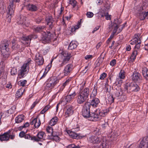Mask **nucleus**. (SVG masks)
Instances as JSON below:
<instances>
[{"label": "nucleus", "instance_id": "4c0bfd02", "mask_svg": "<svg viewBox=\"0 0 148 148\" xmlns=\"http://www.w3.org/2000/svg\"><path fill=\"white\" fill-rule=\"evenodd\" d=\"M24 92V90L23 89L21 88L19 89L17 91L16 94V98H19L21 96L23 92Z\"/></svg>", "mask_w": 148, "mask_h": 148}, {"label": "nucleus", "instance_id": "2f4dec72", "mask_svg": "<svg viewBox=\"0 0 148 148\" xmlns=\"http://www.w3.org/2000/svg\"><path fill=\"white\" fill-rule=\"evenodd\" d=\"M132 84L126 83L124 89L125 90H126L128 92L132 91V89H131L132 88Z\"/></svg>", "mask_w": 148, "mask_h": 148}, {"label": "nucleus", "instance_id": "3c124183", "mask_svg": "<svg viewBox=\"0 0 148 148\" xmlns=\"http://www.w3.org/2000/svg\"><path fill=\"white\" fill-rule=\"evenodd\" d=\"M53 128L52 127H51L50 126H48L47 129L46 130L47 132L49 133L52 134L53 133H54L53 132Z\"/></svg>", "mask_w": 148, "mask_h": 148}, {"label": "nucleus", "instance_id": "b1692460", "mask_svg": "<svg viewBox=\"0 0 148 148\" xmlns=\"http://www.w3.org/2000/svg\"><path fill=\"white\" fill-rule=\"evenodd\" d=\"M8 132V131L4 133L3 134L0 135V139L1 141H8L9 140Z\"/></svg>", "mask_w": 148, "mask_h": 148}, {"label": "nucleus", "instance_id": "a878e982", "mask_svg": "<svg viewBox=\"0 0 148 148\" xmlns=\"http://www.w3.org/2000/svg\"><path fill=\"white\" fill-rule=\"evenodd\" d=\"M48 137L49 139H53L56 141H59L60 139L59 137L57 135L55 134L54 133L52 134H50L49 135H48Z\"/></svg>", "mask_w": 148, "mask_h": 148}, {"label": "nucleus", "instance_id": "a18cd8bd", "mask_svg": "<svg viewBox=\"0 0 148 148\" xmlns=\"http://www.w3.org/2000/svg\"><path fill=\"white\" fill-rule=\"evenodd\" d=\"M97 90L96 89H94L93 90L91 94L90 95L91 98H94L97 95Z\"/></svg>", "mask_w": 148, "mask_h": 148}, {"label": "nucleus", "instance_id": "7c9ffc66", "mask_svg": "<svg viewBox=\"0 0 148 148\" xmlns=\"http://www.w3.org/2000/svg\"><path fill=\"white\" fill-rule=\"evenodd\" d=\"M27 9L29 11H34L37 10V8L33 4H29L27 6Z\"/></svg>", "mask_w": 148, "mask_h": 148}, {"label": "nucleus", "instance_id": "473e14b6", "mask_svg": "<svg viewBox=\"0 0 148 148\" xmlns=\"http://www.w3.org/2000/svg\"><path fill=\"white\" fill-rule=\"evenodd\" d=\"M24 116L23 115H20L16 117L15 118L16 122L17 123H19L21 122L24 119Z\"/></svg>", "mask_w": 148, "mask_h": 148}, {"label": "nucleus", "instance_id": "6e6552de", "mask_svg": "<svg viewBox=\"0 0 148 148\" xmlns=\"http://www.w3.org/2000/svg\"><path fill=\"white\" fill-rule=\"evenodd\" d=\"M14 0H9L7 7V12L10 15L13 14L15 9V5L14 4Z\"/></svg>", "mask_w": 148, "mask_h": 148}, {"label": "nucleus", "instance_id": "7ed1b4c3", "mask_svg": "<svg viewBox=\"0 0 148 148\" xmlns=\"http://www.w3.org/2000/svg\"><path fill=\"white\" fill-rule=\"evenodd\" d=\"M110 8V4L109 3L106 2L104 5L100 10L99 12L101 17L106 16L107 20H110L111 19V15L108 14V12Z\"/></svg>", "mask_w": 148, "mask_h": 148}, {"label": "nucleus", "instance_id": "13d9d810", "mask_svg": "<svg viewBox=\"0 0 148 148\" xmlns=\"http://www.w3.org/2000/svg\"><path fill=\"white\" fill-rule=\"evenodd\" d=\"M106 76V74L104 73H102L99 79H103Z\"/></svg>", "mask_w": 148, "mask_h": 148}, {"label": "nucleus", "instance_id": "f8f14e48", "mask_svg": "<svg viewBox=\"0 0 148 148\" xmlns=\"http://www.w3.org/2000/svg\"><path fill=\"white\" fill-rule=\"evenodd\" d=\"M73 113V108L71 106H66L65 110L64 115L66 117L71 116Z\"/></svg>", "mask_w": 148, "mask_h": 148}, {"label": "nucleus", "instance_id": "f257e3e1", "mask_svg": "<svg viewBox=\"0 0 148 148\" xmlns=\"http://www.w3.org/2000/svg\"><path fill=\"white\" fill-rule=\"evenodd\" d=\"M122 24V21L120 19H115L113 23H112L109 27L110 31L113 29L112 32L109 40H112L114 37V34L119 33L124 27L126 23Z\"/></svg>", "mask_w": 148, "mask_h": 148}, {"label": "nucleus", "instance_id": "bb28decb", "mask_svg": "<svg viewBox=\"0 0 148 148\" xmlns=\"http://www.w3.org/2000/svg\"><path fill=\"white\" fill-rule=\"evenodd\" d=\"M12 42V47L13 49H16L20 48V45H19L15 39L13 40Z\"/></svg>", "mask_w": 148, "mask_h": 148}, {"label": "nucleus", "instance_id": "bf43d9fd", "mask_svg": "<svg viewBox=\"0 0 148 148\" xmlns=\"http://www.w3.org/2000/svg\"><path fill=\"white\" fill-rule=\"evenodd\" d=\"M25 132L23 131H22L19 133V136L21 138L23 137L24 136L25 137Z\"/></svg>", "mask_w": 148, "mask_h": 148}, {"label": "nucleus", "instance_id": "49530a36", "mask_svg": "<svg viewBox=\"0 0 148 148\" xmlns=\"http://www.w3.org/2000/svg\"><path fill=\"white\" fill-rule=\"evenodd\" d=\"M77 2L75 0H70L69 4L71 5L73 8H74Z\"/></svg>", "mask_w": 148, "mask_h": 148}, {"label": "nucleus", "instance_id": "393cba45", "mask_svg": "<svg viewBox=\"0 0 148 148\" xmlns=\"http://www.w3.org/2000/svg\"><path fill=\"white\" fill-rule=\"evenodd\" d=\"M26 19L25 17L23 16H21L17 19V23L19 25L25 24Z\"/></svg>", "mask_w": 148, "mask_h": 148}, {"label": "nucleus", "instance_id": "774afa93", "mask_svg": "<svg viewBox=\"0 0 148 148\" xmlns=\"http://www.w3.org/2000/svg\"><path fill=\"white\" fill-rule=\"evenodd\" d=\"M42 19L40 18H38L36 20V22L37 23H39L42 21Z\"/></svg>", "mask_w": 148, "mask_h": 148}, {"label": "nucleus", "instance_id": "e433bc0d", "mask_svg": "<svg viewBox=\"0 0 148 148\" xmlns=\"http://www.w3.org/2000/svg\"><path fill=\"white\" fill-rule=\"evenodd\" d=\"M132 91L137 92L139 90L140 88L138 85L136 83L132 84Z\"/></svg>", "mask_w": 148, "mask_h": 148}, {"label": "nucleus", "instance_id": "ddd939ff", "mask_svg": "<svg viewBox=\"0 0 148 148\" xmlns=\"http://www.w3.org/2000/svg\"><path fill=\"white\" fill-rule=\"evenodd\" d=\"M101 138L97 136H92L89 138V141L94 144H98L100 143Z\"/></svg>", "mask_w": 148, "mask_h": 148}, {"label": "nucleus", "instance_id": "6ab92c4d", "mask_svg": "<svg viewBox=\"0 0 148 148\" xmlns=\"http://www.w3.org/2000/svg\"><path fill=\"white\" fill-rule=\"evenodd\" d=\"M30 38H31L30 36H23L21 38V42L26 46H28L29 45Z\"/></svg>", "mask_w": 148, "mask_h": 148}, {"label": "nucleus", "instance_id": "dca6fc26", "mask_svg": "<svg viewBox=\"0 0 148 148\" xmlns=\"http://www.w3.org/2000/svg\"><path fill=\"white\" fill-rule=\"evenodd\" d=\"M76 94L75 91L72 92L70 90L69 92V95L65 97V99L67 102H69L72 99H74Z\"/></svg>", "mask_w": 148, "mask_h": 148}, {"label": "nucleus", "instance_id": "09e8293b", "mask_svg": "<svg viewBox=\"0 0 148 148\" xmlns=\"http://www.w3.org/2000/svg\"><path fill=\"white\" fill-rule=\"evenodd\" d=\"M46 21L47 22V24H48L51 22H53V18L51 16H49L46 18Z\"/></svg>", "mask_w": 148, "mask_h": 148}, {"label": "nucleus", "instance_id": "c85d7f7f", "mask_svg": "<svg viewBox=\"0 0 148 148\" xmlns=\"http://www.w3.org/2000/svg\"><path fill=\"white\" fill-rule=\"evenodd\" d=\"M51 84L52 85V87H53L55 85L58 83L59 80L57 77H55L51 78L50 81Z\"/></svg>", "mask_w": 148, "mask_h": 148}, {"label": "nucleus", "instance_id": "603ef678", "mask_svg": "<svg viewBox=\"0 0 148 148\" xmlns=\"http://www.w3.org/2000/svg\"><path fill=\"white\" fill-rule=\"evenodd\" d=\"M25 138L26 139H28L31 140H34V136H32L29 134H25Z\"/></svg>", "mask_w": 148, "mask_h": 148}, {"label": "nucleus", "instance_id": "0e129e2a", "mask_svg": "<svg viewBox=\"0 0 148 148\" xmlns=\"http://www.w3.org/2000/svg\"><path fill=\"white\" fill-rule=\"evenodd\" d=\"M69 79L66 80V82L63 84L62 86V88L63 89L64 87H65V86L69 83Z\"/></svg>", "mask_w": 148, "mask_h": 148}, {"label": "nucleus", "instance_id": "5701e85b", "mask_svg": "<svg viewBox=\"0 0 148 148\" xmlns=\"http://www.w3.org/2000/svg\"><path fill=\"white\" fill-rule=\"evenodd\" d=\"M141 76L140 74L138 73H134L132 75V79L135 82L139 81L141 79Z\"/></svg>", "mask_w": 148, "mask_h": 148}, {"label": "nucleus", "instance_id": "8fccbe9b", "mask_svg": "<svg viewBox=\"0 0 148 148\" xmlns=\"http://www.w3.org/2000/svg\"><path fill=\"white\" fill-rule=\"evenodd\" d=\"M27 81L25 80L23 81H19L18 84L19 85L22 86H24L27 83Z\"/></svg>", "mask_w": 148, "mask_h": 148}, {"label": "nucleus", "instance_id": "c9c22d12", "mask_svg": "<svg viewBox=\"0 0 148 148\" xmlns=\"http://www.w3.org/2000/svg\"><path fill=\"white\" fill-rule=\"evenodd\" d=\"M58 121V118L56 117H54L51 119L49 123V124L51 126H53L56 124Z\"/></svg>", "mask_w": 148, "mask_h": 148}, {"label": "nucleus", "instance_id": "39448f33", "mask_svg": "<svg viewBox=\"0 0 148 148\" xmlns=\"http://www.w3.org/2000/svg\"><path fill=\"white\" fill-rule=\"evenodd\" d=\"M60 54L62 60L60 65V67H62L68 62L71 57L72 56L71 53L67 51H63L60 53Z\"/></svg>", "mask_w": 148, "mask_h": 148}, {"label": "nucleus", "instance_id": "9b49d317", "mask_svg": "<svg viewBox=\"0 0 148 148\" xmlns=\"http://www.w3.org/2000/svg\"><path fill=\"white\" fill-rule=\"evenodd\" d=\"M45 115H43L40 119H39L38 121H37V118H34L30 123V124L32 125L34 124V126L36 128H38L40 125V120L42 121H44Z\"/></svg>", "mask_w": 148, "mask_h": 148}, {"label": "nucleus", "instance_id": "cd10ccee", "mask_svg": "<svg viewBox=\"0 0 148 148\" xmlns=\"http://www.w3.org/2000/svg\"><path fill=\"white\" fill-rule=\"evenodd\" d=\"M108 111L107 110L100 111L98 114V117L99 118V120L102 117H104L107 114Z\"/></svg>", "mask_w": 148, "mask_h": 148}, {"label": "nucleus", "instance_id": "423d86ee", "mask_svg": "<svg viewBox=\"0 0 148 148\" xmlns=\"http://www.w3.org/2000/svg\"><path fill=\"white\" fill-rule=\"evenodd\" d=\"M148 4L147 3H143V5L140 8L138 9L139 11V15L138 17L139 19L141 20H143L145 19L146 17L148 16V12H145L143 11L145 10L147 7Z\"/></svg>", "mask_w": 148, "mask_h": 148}, {"label": "nucleus", "instance_id": "4d7b16f0", "mask_svg": "<svg viewBox=\"0 0 148 148\" xmlns=\"http://www.w3.org/2000/svg\"><path fill=\"white\" fill-rule=\"evenodd\" d=\"M140 43L141 42H138V43L136 44L135 46V49L138 51L139 50V49L140 47Z\"/></svg>", "mask_w": 148, "mask_h": 148}, {"label": "nucleus", "instance_id": "680f3d73", "mask_svg": "<svg viewBox=\"0 0 148 148\" xmlns=\"http://www.w3.org/2000/svg\"><path fill=\"white\" fill-rule=\"evenodd\" d=\"M102 127L103 128H106L108 126V121H106L105 122L102 124Z\"/></svg>", "mask_w": 148, "mask_h": 148}, {"label": "nucleus", "instance_id": "412c9836", "mask_svg": "<svg viewBox=\"0 0 148 148\" xmlns=\"http://www.w3.org/2000/svg\"><path fill=\"white\" fill-rule=\"evenodd\" d=\"M67 132L69 135L73 138L77 139L80 138L81 136L79 134H77L75 132L70 130H68Z\"/></svg>", "mask_w": 148, "mask_h": 148}, {"label": "nucleus", "instance_id": "f3484780", "mask_svg": "<svg viewBox=\"0 0 148 148\" xmlns=\"http://www.w3.org/2000/svg\"><path fill=\"white\" fill-rule=\"evenodd\" d=\"M87 118L88 119L92 121H96L99 120V118L98 117V114L91 112L90 114Z\"/></svg>", "mask_w": 148, "mask_h": 148}, {"label": "nucleus", "instance_id": "72a5a7b5", "mask_svg": "<svg viewBox=\"0 0 148 148\" xmlns=\"http://www.w3.org/2000/svg\"><path fill=\"white\" fill-rule=\"evenodd\" d=\"M77 43L75 41H72L69 46L68 49H69L72 50L76 47Z\"/></svg>", "mask_w": 148, "mask_h": 148}, {"label": "nucleus", "instance_id": "c03bdc74", "mask_svg": "<svg viewBox=\"0 0 148 148\" xmlns=\"http://www.w3.org/2000/svg\"><path fill=\"white\" fill-rule=\"evenodd\" d=\"M50 106L49 105H47L45 106L43 110L41 111L40 113L41 114H43L45 112L47 111L50 108Z\"/></svg>", "mask_w": 148, "mask_h": 148}, {"label": "nucleus", "instance_id": "338daca9", "mask_svg": "<svg viewBox=\"0 0 148 148\" xmlns=\"http://www.w3.org/2000/svg\"><path fill=\"white\" fill-rule=\"evenodd\" d=\"M47 25L49 26V28L50 29H52L53 27V22H51L48 24Z\"/></svg>", "mask_w": 148, "mask_h": 148}, {"label": "nucleus", "instance_id": "ea45409f", "mask_svg": "<svg viewBox=\"0 0 148 148\" xmlns=\"http://www.w3.org/2000/svg\"><path fill=\"white\" fill-rule=\"evenodd\" d=\"M8 132L9 136V140L10 138L11 140H13L15 138V134L13 132H12V130H9L8 131Z\"/></svg>", "mask_w": 148, "mask_h": 148}, {"label": "nucleus", "instance_id": "5fc2aeb1", "mask_svg": "<svg viewBox=\"0 0 148 148\" xmlns=\"http://www.w3.org/2000/svg\"><path fill=\"white\" fill-rule=\"evenodd\" d=\"M108 100L109 102V103H110L114 101V99L112 96H109L108 98Z\"/></svg>", "mask_w": 148, "mask_h": 148}, {"label": "nucleus", "instance_id": "6e6d98bb", "mask_svg": "<svg viewBox=\"0 0 148 148\" xmlns=\"http://www.w3.org/2000/svg\"><path fill=\"white\" fill-rule=\"evenodd\" d=\"M94 15L91 12H88L86 14V16L88 18H91Z\"/></svg>", "mask_w": 148, "mask_h": 148}, {"label": "nucleus", "instance_id": "de8ad7c7", "mask_svg": "<svg viewBox=\"0 0 148 148\" xmlns=\"http://www.w3.org/2000/svg\"><path fill=\"white\" fill-rule=\"evenodd\" d=\"M10 73L12 75H15L17 74V71L16 69L14 68H12L11 69Z\"/></svg>", "mask_w": 148, "mask_h": 148}, {"label": "nucleus", "instance_id": "9d476101", "mask_svg": "<svg viewBox=\"0 0 148 148\" xmlns=\"http://www.w3.org/2000/svg\"><path fill=\"white\" fill-rule=\"evenodd\" d=\"M35 60L36 64L39 66L42 65L44 62L42 55L39 53L36 54Z\"/></svg>", "mask_w": 148, "mask_h": 148}, {"label": "nucleus", "instance_id": "4be33fe9", "mask_svg": "<svg viewBox=\"0 0 148 148\" xmlns=\"http://www.w3.org/2000/svg\"><path fill=\"white\" fill-rule=\"evenodd\" d=\"M45 134V133L43 132H39L37 135V138H36L35 136H34V140L36 141L40 140L41 139L43 138Z\"/></svg>", "mask_w": 148, "mask_h": 148}, {"label": "nucleus", "instance_id": "58836bf2", "mask_svg": "<svg viewBox=\"0 0 148 148\" xmlns=\"http://www.w3.org/2000/svg\"><path fill=\"white\" fill-rule=\"evenodd\" d=\"M45 28V27L43 26H39L37 27H34L33 29L36 32H40L43 31Z\"/></svg>", "mask_w": 148, "mask_h": 148}, {"label": "nucleus", "instance_id": "f704fd0d", "mask_svg": "<svg viewBox=\"0 0 148 148\" xmlns=\"http://www.w3.org/2000/svg\"><path fill=\"white\" fill-rule=\"evenodd\" d=\"M138 54V50L135 49L132 52V54L130 56V58L131 61L133 62L135 60L136 55Z\"/></svg>", "mask_w": 148, "mask_h": 148}, {"label": "nucleus", "instance_id": "e2e57ef3", "mask_svg": "<svg viewBox=\"0 0 148 148\" xmlns=\"http://www.w3.org/2000/svg\"><path fill=\"white\" fill-rule=\"evenodd\" d=\"M30 36V41L32 39H35L37 38V36L36 35H31L29 36Z\"/></svg>", "mask_w": 148, "mask_h": 148}, {"label": "nucleus", "instance_id": "69168bd1", "mask_svg": "<svg viewBox=\"0 0 148 148\" xmlns=\"http://www.w3.org/2000/svg\"><path fill=\"white\" fill-rule=\"evenodd\" d=\"M99 129L96 128L95 130H94V132L96 134H99Z\"/></svg>", "mask_w": 148, "mask_h": 148}, {"label": "nucleus", "instance_id": "79ce46f5", "mask_svg": "<svg viewBox=\"0 0 148 148\" xmlns=\"http://www.w3.org/2000/svg\"><path fill=\"white\" fill-rule=\"evenodd\" d=\"M119 77L121 79H123L125 77V72L124 71L121 70L119 74Z\"/></svg>", "mask_w": 148, "mask_h": 148}, {"label": "nucleus", "instance_id": "1a4fd4ad", "mask_svg": "<svg viewBox=\"0 0 148 148\" xmlns=\"http://www.w3.org/2000/svg\"><path fill=\"white\" fill-rule=\"evenodd\" d=\"M53 38V35L50 32H47L42 37V41L43 43H49Z\"/></svg>", "mask_w": 148, "mask_h": 148}, {"label": "nucleus", "instance_id": "a19ab883", "mask_svg": "<svg viewBox=\"0 0 148 148\" xmlns=\"http://www.w3.org/2000/svg\"><path fill=\"white\" fill-rule=\"evenodd\" d=\"M101 148H108V141L103 140L101 144ZM101 148V147L100 148Z\"/></svg>", "mask_w": 148, "mask_h": 148}, {"label": "nucleus", "instance_id": "37998d69", "mask_svg": "<svg viewBox=\"0 0 148 148\" xmlns=\"http://www.w3.org/2000/svg\"><path fill=\"white\" fill-rule=\"evenodd\" d=\"M80 25V22H78L77 25L73 27H72L71 29V32H75V30L78 29L79 27V25Z\"/></svg>", "mask_w": 148, "mask_h": 148}, {"label": "nucleus", "instance_id": "052dcab7", "mask_svg": "<svg viewBox=\"0 0 148 148\" xmlns=\"http://www.w3.org/2000/svg\"><path fill=\"white\" fill-rule=\"evenodd\" d=\"M116 62V61L115 59H114L111 61L110 63V64L112 66H114Z\"/></svg>", "mask_w": 148, "mask_h": 148}, {"label": "nucleus", "instance_id": "4468645a", "mask_svg": "<svg viewBox=\"0 0 148 148\" xmlns=\"http://www.w3.org/2000/svg\"><path fill=\"white\" fill-rule=\"evenodd\" d=\"M73 66L72 64H68L65 66L63 70V73L65 75H68L70 74L72 70Z\"/></svg>", "mask_w": 148, "mask_h": 148}, {"label": "nucleus", "instance_id": "2eb2a0df", "mask_svg": "<svg viewBox=\"0 0 148 148\" xmlns=\"http://www.w3.org/2000/svg\"><path fill=\"white\" fill-rule=\"evenodd\" d=\"M2 53V62H4L6 60L9 56L10 52L9 50H2L1 51Z\"/></svg>", "mask_w": 148, "mask_h": 148}, {"label": "nucleus", "instance_id": "c756f323", "mask_svg": "<svg viewBox=\"0 0 148 148\" xmlns=\"http://www.w3.org/2000/svg\"><path fill=\"white\" fill-rule=\"evenodd\" d=\"M147 69L145 67L143 68L142 73L143 76L147 80H148V71Z\"/></svg>", "mask_w": 148, "mask_h": 148}, {"label": "nucleus", "instance_id": "a211bd4d", "mask_svg": "<svg viewBox=\"0 0 148 148\" xmlns=\"http://www.w3.org/2000/svg\"><path fill=\"white\" fill-rule=\"evenodd\" d=\"M9 42L7 40H5L2 42L0 45L1 50H9L8 47Z\"/></svg>", "mask_w": 148, "mask_h": 148}, {"label": "nucleus", "instance_id": "f03ea898", "mask_svg": "<svg viewBox=\"0 0 148 148\" xmlns=\"http://www.w3.org/2000/svg\"><path fill=\"white\" fill-rule=\"evenodd\" d=\"M89 92V89L87 88L80 91L77 97V102L81 104L85 101L88 98Z\"/></svg>", "mask_w": 148, "mask_h": 148}, {"label": "nucleus", "instance_id": "0eeeda50", "mask_svg": "<svg viewBox=\"0 0 148 148\" xmlns=\"http://www.w3.org/2000/svg\"><path fill=\"white\" fill-rule=\"evenodd\" d=\"M90 104L89 102H87L85 103L82 111V114L83 116L85 118H87L90 115Z\"/></svg>", "mask_w": 148, "mask_h": 148}, {"label": "nucleus", "instance_id": "aec40b11", "mask_svg": "<svg viewBox=\"0 0 148 148\" xmlns=\"http://www.w3.org/2000/svg\"><path fill=\"white\" fill-rule=\"evenodd\" d=\"M99 103V100L98 99L96 98H93L90 103H89L90 104V107L91 108L92 106L94 108L96 107Z\"/></svg>", "mask_w": 148, "mask_h": 148}, {"label": "nucleus", "instance_id": "864d4df0", "mask_svg": "<svg viewBox=\"0 0 148 148\" xmlns=\"http://www.w3.org/2000/svg\"><path fill=\"white\" fill-rule=\"evenodd\" d=\"M66 148H80V147L78 146H75L74 144L69 145Z\"/></svg>", "mask_w": 148, "mask_h": 148}, {"label": "nucleus", "instance_id": "20e7f679", "mask_svg": "<svg viewBox=\"0 0 148 148\" xmlns=\"http://www.w3.org/2000/svg\"><path fill=\"white\" fill-rule=\"evenodd\" d=\"M32 61L30 59H29L22 66L20 71L19 75L21 77H23L24 75L27 74L29 70V65L31 63Z\"/></svg>", "mask_w": 148, "mask_h": 148}]
</instances>
